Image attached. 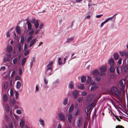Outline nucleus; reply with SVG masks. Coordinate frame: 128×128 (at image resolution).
Masks as SVG:
<instances>
[{"mask_svg":"<svg viewBox=\"0 0 128 128\" xmlns=\"http://www.w3.org/2000/svg\"><path fill=\"white\" fill-rule=\"evenodd\" d=\"M34 58L33 57L32 58V59L31 60V61L30 63V68L32 67L33 65V62H35L34 61Z\"/></svg>","mask_w":128,"mask_h":128,"instance_id":"obj_37","label":"nucleus"},{"mask_svg":"<svg viewBox=\"0 0 128 128\" xmlns=\"http://www.w3.org/2000/svg\"><path fill=\"white\" fill-rule=\"evenodd\" d=\"M111 91L113 94L118 96H120L121 94L120 90L115 86L113 87L112 88Z\"/></svg>","mask_w":128,"mask_h":128,"instance_id":"obj_1","label":"nucleus"},{"mask_svg":"<svg viewBox=\"0 0 128 128\" xmlns=\"http://www.w3.org/2000/svg\"><path fill=\"white\" fill-rule=\"evenodd\" d=\"M79 112L80 111L79 109H78V108H77L76 109V112L74 114V115L75 116H77L79 113Z\"/></svg>","mask_w":128,"mask_h":128,"instance_id":"obj_43","label":"nucleus"},{"mask_svg":"<svg viewBox=\"0 0 128 128\" xmlns=\"http://www.w3.org/2000/svg\"><path fill=\"white\" fill-rule=\"evenodd\" d=\"M113 18H114V20H115L116 18V17H114L113 16L112 17H111L109 18H108L106 20V21L107 22H108L109 20H112Z\"/></svg>","mask_w":128,"mask_h":128,"instance_id":"obj_35","label":"nucleus"},{"mask_svg":"<svg viewBox=\"0 0 128 128\" xmlns=\"http://www.w3.org/2000/svg\"><path fill=\"white\" fill-rule=\"evenodd\" d=\"M27 23L28 26V29L29 30L32 27V26L30 22L29 21H28L27 22Z\"/></svg>","mask_w":128,"mask_h":128,"instance_id":"obj_21","label":"nucleus"},{"mask_svg":"<svg viewBox=\"0 0 128 128\" xmlns=\"http://www.w3.org/2000/svg\"><path fill=\"white\" fill-rule=\"evenodd\" d=\"M114 59L116 60H118V58L119 56L118 53H114Z\"/></svg>","mask_w":128,"mask_h":128,"instance_id":"obj_33","label":"nucleus"},{"mask_svg":"<svg viewBox=\"0 0 128 128\" xmlns=\"http://www.w3.org/2000/svg\"><path fill=\"white\" fill-rule=\"evenodd\" d=\"M125 52L124 51L120 52V54L122 56H123L125 55Z\"/></svg>","mask_w":128,"mask_h":128,"instance_id":"obj_50","label":"nucleus"},{"mask_svg":"<svg viewBox=\"0 0 128 128\" xmlns=\"http://www.w3.org/2000/svg\"><path fill=\"white\" fill-rule=\"evenodd\" d=\"M68 86L69 88L70 89H74V84L73 82L72 81L70 82Z\"/></svg>","mask_w":128,"mask_h":128,"instance_id":"obj_17","label":"nucleus"},{"mask_svg":"<svg viewBox=\"0 0 128 128\" xmlns=\"http://www.w3.org/2000/svg\"><path fill=\"white\" fill-rule=\"evenodd\" d=\"M21 56H19L18 59L17 58H16L12 60V62L14 65H18L20 63V59Z\"/></svg>","mask_w":128,"mask_h":128,"instance_id":"obj_3","label":"nucleus"},{"mask_svg":"<svg viewBox=\"0 0 128 128\" xmlns=\"http://www.w3.org/2000/svg\"><path fill=\"white\" fill-rule=\"evenodd\" d=\"M116 128H124V127L122 126H120L119 125L116 126Z\"/></svg>","mask_w":128,"mask_h":128,"instance_id":"obj_64","label":"nucleus"},{"mask_svg":"<svg viewBox=\"0 0 128 128\" xmlns=\"http://www.w3.org/2000/svg\"><path fill=\"white\" fill-rule=\"evenodd\" d=\"M99 87V86L97 85H93L91 88L90 90L92 91H94L97 90Z\"/></svg>","mask_w":128,"mask_h":128,"instance_id":"obj_13","label":"nucleus"},{"mask_svg":"<svg viewBox=\"0 0 128 128\" xmlns=\"http://www.w3.org/2000/svg\"><path fill=\"white\" fill-rule=\"evenodd\" d=\"M31 22L32 24H34L35 28H37L39 26L38 21V20H36L34 18L32 21Z\"/></svg>","mask_w":128,"mask_h":128,"instance_id":"obj_6","label":"nucleus"},{"mask_svg":"<svg viewBox=\"0 0 128 128\" xmlns=\"http://www.w3.org/2000/svg\"><path fill=\"white\" fill-rule=\"evenodd\" d=\"M93 74L95 76H97L99 74L98 71L96 70H94L93 71Z\"/></svg>","mask_w":128,"mask_h":128,"instance_id":"obj_28","label":"nucleus"},{"mask_svg":"<svg viewBox=\"0 0 128 128\" xmlns=\"http://www.w3.org/2000/svg\"><path fill=\"white\" fill-rule=\"evenodd\" d=\"M107 22L106 20H105L103 22H102L100 24V27H102L106 23H107Z\"/></svg>","mask_w":128,"mask_h":128,"instance_id":"obj_47","label":"nucleus"},{"mask_svg":"<svg viewBox=\"0 0 128 128\" xmlns=\"http://www.w3.org/2000/svg\"><path fill=\"white\" fill-rule=\"evenodd\" d=\"M87 94V92L86 91H84L82 92L81 95L82 96H86Z\"/></svg>","mask_w":128,"mask_h":128,"instance_id":"obj_49","label":"nucleus"},{"mask_svg":"<svg viewBox=\"0 0 128 128\" xmlns=\"http://www.w3.org/2000/svg\"><path fill=\"white\" fill-rule=\"evenodd\" d=\"M78 92L77 90L74 91L72 92V96L73 98L76 99L78 97Z\"/></svg>","mask_w":128,"mask_h":128,"instance_id":"obj_9","label":"nucleus"},{"mask_svg":"<svg viewBox=\"0 0 128 128\" xmlns=\"http://www.w3.org/2000/svg\"><path fill=\"white\" fill-rule=\"evenodd\" d=\"M109 70L111 72L113 73L115 71V68L113 66H111Z\"/></svg>","mask_w":128,"mask_h":128,"instance_id":"obj_32","label":"nucleus"},{"mask_svg":"<svg viewBox=\"0 0 128 128\" xmlns=\"http://www.w3.org/2000/svg\"><path fill=\"white\" fill-rule=\"evenodd\" d=\"M22 70L21 68H19L18 70V73L19 74H21L22 73Z\"/></svg>","mask_w":128,"mask_h":128,"instance_id":"obj_59","label":"nucleus"},{"mask_svg":"<svg viewBox=\"0 0 128 128\" xmlns=\"http://www.w3.org/2000/svg\"><path fill=\"white\" fill-rule=\"evenodd\" d=\"M16 113L18 114H20L22 113V112L20 110H17L16 111Z\"/></svg>","mask_w":128,"mask_h":128,"instance_id":"obj_57","label":"nucleus"},{"mask_svg":"<svg viewBox=\"0 0 128 128\" xmlns=\"http://www.w3.org/2000/svg\"><path fill=\"white\" fill-rule=\"evenodd\" d=\"M20 80V78L19 76H16L15 78V80Z\"/></svg>","mask_w":128,"mask_h":128,"instance_id":"obj_56","label":"nucleus"},{"mask_svg":"<svg viewBox=\"0 0 128 128\" xmlns=\"http://www.w3.org/2000/svg\"><path fill=\"white\" fill-rule=\"evenodd\" d=\"M95 96V95L93 94H90L88 97V98H93Z\"/></svg>","mask_w":128,"mask_h":128,"instance_id":"obj_55","label":"nucleus"},{"mask_svg":"<svg viewBox=\"0 0 128 128\" xmlns=\"http://www.w3.org/2000/svg\"><path fill=\"white\" fill-rule=\"evenodd\" d=\"M39 122L40 124L43 127L44 126V120L42 119L41 118H40L39 119Z\"/></svg>","mask_w":128,"mask_h":128,"instance_id":"obj_25","label":"nucleus"},{"mask_svg":"<svg viewBox=\"0 0 128 128\" xmlns=\"http://www.w3.org/2000/svg\"><path fill=\"white\" fill-rule=\"evenodd\" d=\"M32 38V36L30 35L28 36L26 40V42L27 43H28L30 42Z\"/></svg>","mask_w":128,"mask_h":128,"instance_id":"obj_20","label":"nucleus"},{"mask_svg":"<svg viewBox=\"0 0 128 128\" xmlns=\"http://www.w3.org/2000/svg\"><path fill=\"white\" fill-rule=\"evenodd\" d=\"M3 98L4 101L5 103L8 100V96L6 95H4Z\"/></svg>","mask_w":128,"mask_h":128,"instance_id":"obj_27","label":"nucleus"},{"mask_svg":"<svg viewBox=\"0 0 128 128\" xmlns=\"http://www.w3.org/2000/svg\"><path fill=\"white\" fill-rule=\"evenodd\" d=\"M91 80V78L90 76H88V77L87 80L86 82V84L87 85H88V84H89Z\"/></svg>","mask_w":128,"mask_h":128,"instance_id":"obj_42","label":"nucleus"},{"mask_svg":"<svg viewBox=\"0 0 128 128\" xmlns=\"http://www.w3.org/2000/svg\"><path fill=\"white\" fill-rule=\"evenodd\" d=\"M62 60H61V58H59L58 60L59 65H60L62 64Z\"/></svg>","mask_w":128,"mask_h":128,"instance_id":"obj_41","label":"nucleus"},{"mask_svg":"<svg viewBox=\"0 0 128 128\" xmlns=\"http://www.w3.org/2000/svg\"><path fill=\"white\" fill-rule=\"evenodd\" d=\"M26 58H23L21 60V64L22 66H23L25 64L26 60Z\"/></svg>","mask_w":128,"mask_h":128,"instance_id":"obj_34","label":"nucleus"},{"mask_svg":"<svg viewBox=\"0 0 128 128\" xmlns=\"http://www.w3.org/2000/svg\"><path fill=\"white\" fill-rule=\"evenodd\" d=\"M106 70V66H102L100 68V70L101 72L100 75H105L106 74L105 73H103L105 72Z\"/></svg>","mask_w":128,"mask_h":128,"instance_id":"obj_4","label":"nucleus"},{"mask_svg":"<svg viewBox=\"0 0 128 128\" xmlns=\"http://www.w3.org/2000/svg\"><path fill=\"white\" fill-rule=\"evenodd\" d=\"M58 115L59 118L60 120L64 122L65 121V116L63 114L60 113H58Z\"/></svg>","mask_w":128,"mask_h":128,"instance_id":"obj_8","label":"nucleus"},{"mask_svg":"<svg viewBox=\"0 0 128 128\" xmlns=\"http://www.w3.org/2000/svg\"><path fill=\"white\" fill-rule=\"evenodd\" d=\"M86 80V78L84 76H82L81 78V82L82 83L85 82Z\"/></svg>","mask_w":128,"mask_h":128,"instance_id":"obj_26","label":"nucleus"},{"mask_svg":"<svg viewBox=\"0 0 128 128\" xmlns=\"http://www.w3.org/2000/svg\"><path fill=\"white\" fill-rule=\"evenodd\" d=\"M36 38H34L30 41L29 44V46L31 47L36 42Z\"/></svg>","mask_w":128,"mask_h":128,"instance_id":"obj_16","label":"nucleus"},{"mask_svg":"<svg viewBox=\"0 0 128 128\" xmlns=\"http://www.w3.org/2000/svg\"><path fill=\"white\" fill-rule=\"evenodd\" d=\"M93 104L92 103L90 105H88L87 107V112L86 111V113L87 116H88V112H89L90 110L91 109V108L92 107V106L93 105Z\"/></svg>","mask_w":128,"mask_h":128,"instance_id":"obj_14","label":"nucleus"},{"mask_svg":"<svg viewBox=\"0 0 128 128\" xmlns=\"http://www.w3.org/2000/svg\"><path fill=\"white\" fill-rule=\"evenodd\" d=\"M16 101L15 99L14 98H13L12 100V101L11 102V104L13 105H14L16 104Z\"/></svg>","mask_w":128,"mask_h":128,"instance_id":"obj_45","label":"nucleus"},{"mask_svg":"<svg viewBox=\"0 0 128 128\" xmlns=\"http://www.w3.org/2000/svg\"><path fill=\"white\" fill-rule=\"evenodd\" d=\"M16 29L17 33L18 34H20L21 33V30L20 28L19 27L17 26L16 27Z\"/></svg>","mask_w":128,"mask_h":128,"instance_id":"obj_24","label":"nucleus"},{"mask_svg":"<svg viewBox=\"0 0 128 128\" xmlns=\"http://www.w3.org/2000/svg\"><path fill=\"white\" fill-rule=\"evenodd\" d=\"M52 61L50 62L46 66V70H52V65L53 63Z\"/></svg>","mask_w":128,"mask_h":128,"instance_id":"obj_7","label":"nucleus"},{"mask_svg":"<svg viewBox=\"0 0 128 128\" xmlns=\"http://www.w3.org/2000/svg\"><path fill=\"white\" fill-rule=\"evenodd\" d=\"M15 92V98L17 99L18 98V92H17L16 91Z\"/></svg>","mask_w":128,"mask_h":128,"instance_id":"obj_54","label":"nucleus"},{"mask_svg":"<svg viewBox=\"0 0 128 128\" xmlns=\"http://www.w3.org/2000/svg\"><path fill=\"white\" fill-rule=\"evenodd\" d=\"M101 78L100 77H97L95 78V80L98 81H100V80Z\"/></svg>","mask_w":128,"mask_h":128,"instance_id":"obj_53","label":"nucleus"},{"mask_svg":"<svg viewBox=\"0 0 128 128\" xmlns=\"http://www.w3.org/2000/svg\"><path fill=\"white\" fill-rule=\"evenodd\" d=\"M68 102V99L67 98H64L63 101V104L64 105H66Z\"/></svg>","mask_w":128,"mask_h":128,"instance_id":"obj_31","label":"nucleus"},{"mask_svg":"<svg viewBox=\"0 0 128 128\" xmlns=\"http://www.w3.org/2000/svg\"><path fill=\"white\" fill-rule=\"evenodd\" d=\"M16 74V72L15 71H13L12 72L11 75V77L12 78Z\"/></svg>","mask_w":128,"mask_h":128,"instance_id":"obj_52","label":"nucleus"},{"mask_svg":"<svg viewBox=\"0 0 128 128\" xmlns=\"http://www.w3.org/2000/svg\"><path fill=\"white\" fill-rule=\"evenodd\" d=\"M24 125V122L23 120L21 119L20 122V125L21 128L23 127Z\"/></svg>","mask_w":128,"mask_h":128,"instance_id":"obj_22","label":"nucleus"},{"mask_svg":"<svg viewBox=\"0 0 128 128\" xmlns=\"http://www.w3.org/2000/svg\"><path fill=\"white\" fill-rule=\"evenodd\" d=\"M7 52L9 53H11L12 50V46L10 45H8L6 48Z\"/></svg>","mask_w":128,"mask_h":128,"instance_id":"obj_12","label":"nucleus"},{"mask_svg":"<svg viewBox=\"0 0 128 128\" xmlns=\"http://www.w3.org/2000/svg\"><path fill=\"white\" fill-rule=\"evenodd\" d=\"M123 82L124 81L123 80H121L119 81L118 82V86L121 90L124 89L125 86V85L124 84Z\"/></svg>","mask_w":128,"mask_h":128,"instance_id":"obj_5","label":"nucleus"},{"mask_svg":"<svg viewBox=\"0 0 128 128\" xmlns=\"http://www.w3.org/2000/svg\"><path fill=\"white\" fill-rule=\"evenodd\" d=\"M103 16L102 14H101L99 15H96V17L97 18H100L101 16Z\"/></svg>","mask_w":128,"mask_h":128,"instance_id":"obj_63","label":"nucleus"},{"mask_svg":"<svg viewBox=\"0 0 128 128\" xmlns=\"http://www.w3.org/2000/svg\"><path fill=\"white\" fill-rule=\"evenodd\" d=\"M27 47H28L27 44H24V50H26L27 49Z\"/></svg>","mask_w":128,"mask_h":128,"instance_id":"obj_62","label":"nucleus"},{"mask_svg":"<svg viewBox=\"0 0 128 128\" xmlns=\"http://www.w3.org/2000/svg\"><path fill=\"white\" fill-rule=\"evenodd\" d=\"M122 59L121 58H120L118 60V64L119 65H120L121 64V62H122Z\"/></svg>","mask_w":128,"mask_h":128,"instance_id":"obj_58","label":"nucleus"},{"mask_svg":"<svg viewBox=\"0 0 128 128\" xmlns=\"http://www.w3.org/2000/svg\"><path fill=\"white\" fill-rule=\"evenodd\" d=\"M44 84H46L47 85L48 83V81L46 79V77L44 78Z\"/></svg>","mask_w":128,"mask_h":128,"instance_id":"obj_46","label":"nucleus"},{"mask_svg":"<svg viewBox=\"0 0 128 128\" xmlns=\"http://www.w3.org/2000/svg\"><path fill=\"white\" fill-rule=\"evenodd\" d=\"M29 52L30 51L29 50H26L24 53V55L25 56L27 55L29 53Z\"/></svg>","mask_w":128,"mask_h":128,"instance_id":"obj_48","label":"nucleus"},{"mask_svg":"<svg viewBox=\"0 0 128 128\" xmlns=\"http://www.w3.org/2000/svg\"><path fill=\"white\" fill-rule=\"evenodd\" d=\"M82 118L80 116L79 117L76 122V125L78 127H79L81 126L82 124Z\"/></svg>","mask_w":128,"mask_h":128,"instance_id":"obj_2","label":"nucleus"},{"mask_svg":"<svg viewBox=\"0 0 128 128\" xmlns=\"http://www.w3.org/2000/svg\"><path fill=\"white\" fill-rule=\"evenodd\" d=\"M5 106L6 111L8 112H9V106L7 104H6Z\"/></svg>","mask_w":128,"mask_h":128,"instance_id":"obj_38","label":"nucleus"},{"mask_svg":"<svg viewBox=\"0 0 128 128\" xmlns=\"http://www.w3.org/2000/svg\"><path fill=\"white\" fill-rule=\"evenodd\" d=\"M34 30H33V29L32 28L31 29V30L29 32V34H30V35H32V34L33 33V32H34Z\"/></svg>","mask_w":128,"mask_h":128,"instance_id":"obj_60","label":"nucleus"},{"mask_svg":"<svg viewBox=\"0 0 128 128\" xmlns=\"http://www.w3.org/2000/svg\"><path fill=\"white\" fill-rule=\"evenodd\" d=\"M4 60L5 62H9L10 61V58L6 57V58H4Z\"/></svg>","mask_w":128,"mask_h":128,"instance_id":"obj_44","label":"nucleus"},{"mask_svg":"<svg viewBox=\"0 0 128 128\" xmlns=\"http://www.w3.org/2000/svg\"><path fill=\"white\" fill-rule=\"evenodd\" d=\"M6 69V68L5 66H2L1 67L0 69V71L2 70L3 71H4Z\"/></svg>","mask_w":128,"mask_h":128,"instance_id":"obj_51","label":"nucleus"},{"mask_svg":"<svg viewBox=\"0 0 128 128\" xmlns=\"http://www.w3.org/2000/svg\"><path fill=\"white\" fill-rule=\"evenodd\" d=\"M83 100V97H81L78 98L77 100V102L79 103H81L82 102Z\"/></svg>","mask_w":128,"mask_h":128,"instance_id":"obj_29","label":"nucleus"},{"mask_svg":"<svg viewBox=\"0 0 128 128\" xmlns=\"http://www.w3.org/2000/svg\"><path fill=\"white\" fill-rule=\"evenodd\" d=\"M24 38L23 35L21 36V40L20 42L21 44H23L24 42Z\"/></svg>","mask_w":128,"mask_h":128,"instance_id":"obj_40","label":"nucleus"},{"mask_svg":"<svg viewBox=\"0 0 128 128\" xmlns=\"http://www.w3.org/2000/svg\"><path fill=\"white\" fill-rule=\"evenodd\" d=\"M8 82H3L2 84V88L4 90H6L8 87Z\"/></svg>","mask_w":128,"mask_h":128,"instance_id":"obj_10","label":"nucleus"},{"mask_svg":"<svg viewBox=\"0 0 128 128\" xmlns=\"http://www.w3.org/2000/svg\"><path fill=\"white\" fill-rule=\"evenodd\" d=\"M74 40V37H71L67 39L66 42L68 43H70V41H72Z\"/></svg>","mask_w":128,"mask_h":128,"instance_id":"obj_36","label":"nucleus"},{"mask_svg":"<svg viewBox=\"0 0 128 128\" xmlns=\"http://www.w3.org/2000/svg\"><path fill=\"white\" fill-rule=\"evenodd\" d=\"M72 116L70 114H68L67 115V119L69 123H70L72 119Z\"/></svg>","mask_w":128,"mask_h":128,"instance_id":"obj_11","label":"nucleus"},{"mask_svg":"<svg viewBox=\"0 0 128 128\" xmlns=\"http://www.w3.org/2000/svg\"><path fill=\"white\" fill-rule=\"evenodd\" d=\"M52 70H46V74L48 76L52 74Z\"/></svg>","mask_w":128,"mask_h":128,"instance_id":"obj_18","label":"nucleus"},{"mask_svg":"<svg viewBox=\"0 0 128 128\" xmlns=\"http://www.w3.org/2000/svg\"><path fill=\"white\" fill-rule=\"evenodd\" d=\"M21 83L20 81H18L17 82L16 87L18 89H19L21 86Z\"/></svg>","mask_w":128,"mask_h":128,"instance_id":"obj_30","label":"nucleus"},{"mask_svg":"<svg viewBox=\"0 0 128 128\" xmlns=\"http://www.w3.org/2000/svg\"><path fill=\"white\" fill-rule=\"evenodd\" d=\"M74 104H72L68 110V111L70 113L73 111L74 108Z\"/></svg>","mask_w":128,"mask_h":128,"instance_id":"obj_19","label":"nucleus"},{"mask_svg":"<svg viewBox=\"0 0 128 128\" xmlns=\"http://www.w3.org/2000/svg\"><path fill=\"white\" fill-rule=\"evenodd\" d=\"M108 62L110 66H114V62L112 58L110 59L109 60Z\"/></svg>","mask_w":128,"mask_h":128,"instance_id":"obj_15","label":"nucleus"},{"mask_svg":"<svg viewBox=\"0 0 128 128\" xmlns=\"http://www.w3.org/2000/svg\"><path fill=\"white\" fill-rule=\"evenodd\" d=\"M22 46H21L20 44L19 43H18L17 46V48L19 51L20 52L21 51Z\"/></svg>","mask_w":128,"mask_h":128,"instance_id":"obj_39","label":"nucleus"},{"mask_svg":"<svg viewBox=\"0 0 128 128\" xmlns=\"http://www.w3.org/2000/svg\"><path fill=\"white\" fill-rule=\"evenodd\" d=\"M78 87L80 90H83L84 88V86L83 84H80L78 85Z\"/></svg>","mask_w":128,"mask_h":128,"instance_id":"obj_23","label":"nucleus"},{"mask_svg":"<svg viewBox=\"0 0 128 128\" xmlns=\"http://www.w3.org/2000/svg\"><path fill=\"white\" fill-rule=\"evenodd\" d=\"M8 126L10 128H13V126L12 123H10L9 124Z\"/></svg>","mask_w":128,"mask_h":128,"instance_id":"obj_61","label":"nucleus"}]
</instances>
